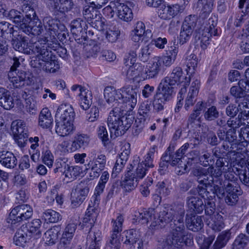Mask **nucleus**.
I'll list each match as a JSON object with an SVG mask.
<instances>
[{
	"label": "nucleus",
	"mask_w": 249,
	"mask_h": 249,
	"mask_svg": "<svg viewBox=\"0 0 249 249\" xmlns=\"http://www.w3.org/2000/svg\"><path fill=\"white\" fill-rule=\"evenodd\" d=\"M184 210H180L179 218H177V220L175 219L174 222L170 224L171 231L163 243V249L181 248L184 245L187 244L188 240L189 244H191L192 240L187 237V231L184 224Z\"/></svg>",
	"instance_id": "1"
},
{
	"label": "nucleus",
	"mask_w": 249,
	"mask_h": 249,
	"mask_svg": "<svg viewBox=\"0 0 249 249\" xmlns=\"http://www.w3.org/2000/svg\"><path fill=\"white\" fill-rule=\"evenodd\" d=\"M124 110L121 107H113L107 118V125L110 137L113 139L124 135L133 123V118L124 115Z\"/></svg>",
	"instance_id": "2"
},
{
	"label": "nucleus",
	"mask_w": 249,
	"mask_h": 249,
	"mask_svg": "<svg viewBox=\"0 0 249 249\" xmlns=\"http://www.w3.org/2000/svg\"><path fill=\"white\" fill-rule=\"evenodd\" d=\"M234 182L232 180L224 182L225 192L222 186V183H215L212 184V187L210 190L211 191V195L210 196V199H213L216 196L219 198L224 197L225 194V202L229 205L235 204L237 202L238 196L241 194L240 190H238V187L234 186Z\"/></svg>",
	"instance_id": "3"
},
{
	"label": "nucleus",
	"mask_w": 249,
	"mask_h": 249,
	"mask_svg": "<svg viewBox=\"0 0 249 249\" xmlns=\"http://www.w3.org/2000/svg\"><path fill=\"white\" fill-rule=\"evenodd\" d=\"M175 93L174 86L162 79L154 96V110L157 112L162 111L165 104L173 98Z\"/></svg>",
	"instance_id": "4"
},
{
	"label": "nucleus",
	"mask_w": 249,
	"mask_h": 249,
	"mask_svg": "<svg viewBox=\"0 0 249 249\" xmlns=\"http://www.w3.org/2000/svg\"><path fill=\"white\" fill-rule=\"evenodd\" d=\"M89 157L90 160L87 164H85V171L90 170L89 176L91 179L97 178L105 168L107 160V157L94 149L90 151Z\"/></svg>",
	"instance_id": "5"
},
{
	"label": "nucleus",
	"mask_w": 249,
	"mask_h": 249,
	"mask_svg": "<svg viewBox=\"0 0 249 249\" xmlns=\"http://www.w3.org/2000/svg\"><path fill=\"white\" fill-rule=\"evenodd\" d=\"M216 23L212 18H210L208 23L204 21L203 26L195 30V40L199 44L203 49H205L209 44V39L212 36L218 35L217 29L215 28Z\"/></svg>",
	"instance_id": "6"
},
{
	"label": "nucleus",
	"mask_w": 249,
	"mask_h": 249,
	"mask_svg": "<svg viewBox=\"0 0 249 249\" xmlns=\"http://www.w3.org/2000/svg\"><path fill=\"white\" fill-rule=\"evenodd\" d=\"M181 210H184L183 209H180L178 212V216H177L176 219H174L175 211L172 209L164 208L162 211L156 213L157 219L151 224L150 228L152 229L162 228L168 223H173L175 219L177 220V218H179V212Z\"/></svg>",
	"instance_id": "7"
},
{
	"label": "nucleus",
	"mask_w": 249,
	"mask_h": 249,
	"mask_svg": "<svg viewBox=\"0 0 249 249\" xmlns=\"http://www.w3.org/2000/svg\"><path fill=\"white\" fill-rule=\"evenodd\" d=\"M59 21L51 17H45L43 19V25L44 27V42H48V38L53 40L55 36L60 35V30H62L65 27L63 25L59 26Z\"/></svg>",
	"instance_id": "8"
},
{
	"label": "nucleus",
	"mask_w": 249,
	"mask_h": 249,
	"mask_svg": "<svg viewBox=\"0 0 249 249\" xmlns=\"http://www.w3.org/2000/svg\"><path fill=\"white\" fill-rule=\"evenodd\" d=\"M104 97L109 106L107 107L106 105L103 107L101 106V110H105L106 108H109V106L114 107H119V106L120 104H123V99L120 89L116 90L111 87H107L104 90Z\"/></svg>",
	"instance_id": "9"
},
{
	"label": "nucleus",
	"mask_w": 249,
	"mask_h": 249,
	"mask_svg": "<svg viewBox=\"0 0 249 249\" xmlns=\"http://www.w3.org/2000/svg\"><path fill=\"white\" fill-rule=\"evenodd\" d=\"M33 214V210L27 204H22L15 207L9 214V219L11 223L15 224L24 220L30 218Z\"/></svg>",
	"instance_id": "10"
},
{
	"label": "nucleus",
	"mask_w": 249,
	"mask_h": 249,
	"mask_svg": "<svg viewBox=\"0 0 249 249\" xmlns=\"http://www.w3.org/2000/svg\"><path fill=\"white\" fill-rule=\"evenodd\" d=\"M29 37L23 36L19 33L15 34V36L12 37V45L13 48L17 51L31 54L32 53L34 43L29 42Z\"/></svg>",
	"instance_id": "11"
},
{
	"label": "nucleus",
	"mask_w": 249,
	"mask_h": 249,
	"mask_svg": "<svg viewBox=\"0 0 249 249\" xmlns=\"http://www.w3.org/2000/svg\"><path fill=\"white\" fill-rule=\"evenodd\" d=\"M125 239L124 244L129 245L135 249H144L143 240L139 230L130 229L124 232Z\"/></svg>",
	"instance_id": "12"
},
{
	"label": "nucleus",
	"mask_w": 249,
	"mask_h": 249,
	"mask_svg": "<svg viewBox=\"0 0 249 249\" xmlns=\"http://www.w3.org/2000/svg\"><path fill=\"white\" fill-rule=\"evenodd\" d=\"M49 9L57 15L59 12L65 13L72 9L74 4L72 0H46Z\"/></svg>",
	"instance_id": "13"
},
{
	"label": "nucleus",
	"mask_w": 249,
	"mask_h": 249,
	"mask_svg": "<svg viewBox=\"0 0 249 249\" xmlns=\"http://www.w3.org/2000/svg\"><path fill=\"white\" fill-rule=\"evenodd\" d=\"M152 35L150 30H145V26L142 21H137L135 24L134 29L131 31V37L133 41L139 43L145 39L147 41L151 38Z\"/></svg>",
	"instance_id": "14"
},
{
	"label": "nucleus",
	"mask_w": 249,
	"mask_h": 249,
	"mask_svg": "<svg viewBox=\"0 0 249 249\" xmlns=\"http://www.w3.org/2000/svg\"><path fill=\"white\" fill-rule=\"evenodd\" d=\"M9 80L16 88H22L31 84V81L26 72L18 71V72L13 71L8 73Z\"/></svg>",
	"instance_id": "15"
},
{
	"label": "nucleus",
	"mask_w": 249,
	"mask_h": 249,
	"mask_svg": "<svg viewBox=\"0 0 249 249\" xmlns=\"http://www.w3.org/2000/svg\"><path fill=\"white\" fill-rule=\"evenodd\" d=\"M47 42H44L43 39H40L34 43V47H33L34 49H32L33 50L32 53H37L39 59H41L42 61L41 63H44L55 57L52 52L47 48Z\"/></svg>",
	"instance_id": "16"
},
{
	"label": "nucleus",
	"mask_w": 249,
	"mask_h": 249,
	"mask_svg": "<svg viewBox=\"0 0 249 249\" xmlns=\"http://www.w3.org/2000/svg\"><path fill=\"white\" fill-rule=\"evenodd\" d=\"M29 22H23L20 25V30L28 35L37 36L45 33L41 21L36 20L28 21Z\"/></svg>",
	"instance_id": "17"
},
{
	"label": "nucleus",
	"mask_w": 249,
	"mask_h": 249,
	"mask_svg": "<svg viewBox=\"0 0 249 249\" xmlns=\"http://www.w3.org/2000/svg\"><path fill=\"white\" fill-rule=\"evenodd\" d=\"M123 99V103H126L130 107L134 108L137 103V96L139 89L137 88L128 86L120 89Z\"/></svg>",
	"instance_id": "18"
},
{
	"label": "nucleus",
	"mask_w": 249,
	"mask_h": 249,
	"mask_svg": "<svg viewBox=\"0 0 249 249\" xmlns=\"http://www.w3.org/2000/svg\"><path fill=\"white\" fill-rule=\"evenodd\" d=\"M163 79L173 86L183 83L189 85L190 82V77L183 76V71L180 67L174 68L172 72Z\"/></svg>",
	"instance_id": "19"
},
{
	"label": "nucleus",
	"mask_w": 249,
	"mask_h": 249,
	"mask_svg": "<svg viewBox=\"0 0 249 249\" xmlns=\"http://www.w3.org/2000/svg\"><path fill=\"white\" fill-rule=\"evenodd\" d=\"M75 112L74 109L70 105L62 104L57 109L55 114V120H61L73 123Z\"/></svg>",
	"instance_id": "20"
},
{
	"label": "nucleus",
	"mask_w": 249,
	"mask_h": 249,
	"mask_svg": "<svg viewBox=\"0 0 249 249\" xmlns=\"http://www.w3.org/2000/svg\"><path fill=\"white\" fill-rule=\"evenodd\" d=\"M200 86V81L195 79L192 83L187 96L185 99L184 108L188 110L196 101Z\"/></svg>",
	"instance_id": "21"
},
{
	"label": "nucleus",
	"mask_w": 249,
	"mask_h": 249,
	"mask_svg": "<svg viewBox=\"0 0 249 249\" xmlns=\"http://www.w3.org/2000/svg\"><path fill=\"white\" fill-rule=\"evenodd\" d=\"M98 214V211L93 206L89 205L87 210L85 217L83 218L81 226L83 229L89 228V232L91 231L94 223L96 220V218Z\"/></svg>",
	"instance_id": "22"
},
{
	"label": "nucleus",
	"mask_w": 249,
	"mask_h": 249,
	"mask_svg": "<svg viewBox=\"0 0 249 249\" xmlns=\"http://www.w3.org/2000/svg\"><path fill=\"white\" fill-rule=\"evenodd\" d=\"M31 65L33 67L41 68L47 72L52 73L56 72L60 68L58 61L55 59V57L44 63L40 62L39 60H34L31 61Z\"/></svg>",
	"instance_id": "23"
},
{
	"label": "nucleus",
	"mask_w": 249,
	"mask_h": 249,
	"mask_svg": "<svg viewBox=\"0 0 249 249\" xmlns=\"http://www.w3.org/2000/svg\"><path fill=\"white\" fill-rule=\"evenodd\" d=\"M186 225L190 230L194 231L200 230L204 226L201 216L196 215L194 213H187Z\"/></svg>",
	"instance_id": "24"
},
{
	"label": "nucleus",
	"mask_w": 249,
	"mask_h": 249,
	"mask_svg": "<svg viewBox=\"0 0 249 249\" xmlns=\"http://www.w3.org/2000/svg\"><path fill=\"white\" fill-rule=\"evenodd\" d=\"M156 213L157 211L152 208L143 209L136 213L135 216L138 222L142 224H147L149 222L152 223L157 219Z\"/></svg>",
	"instance_id": "25"
},
{
	"label": "nucleus",
	"mask_w": 249,
	"mask_h": 249,
	"mask_svg": "<svg viewBox=\"0 0 249 249\" xmlns=\"http://www.w3.org/2000/svg\"><path fill=\"white\" fill-rule=\"evenodd\" d=\"M124 63L125 65L124 70L126 71L125 74L128 78L131 79L133 77L142 76L144 66L142 64L133 62L130 63L132 65H129L126 61Z\"/></svg>",
	"instance_id": "26"
},
{
	"label": "nucleus",
	"mask_w": 249,
	"mask_h": 249,
	"mask_svg": "<svg viewBox=\"0 0 249 249\" xmlns=\"http://www.w3.org/2000/svg\"><path fill=\"white\" fill-rule=\"evenodd\" d=\"M89 193V188L87 187H77L72 190L71 193V204L74 207L80 205L85 199Z\"/></svg>",
	"instance_id": "27"
},
{
	"label": "nucleus",
	"mask_w": 249,
	"mask_h": 249,
	"mask_svg": "<svg viewBox=\"0 0 249 249\" xmlns=\"http://www.w3.org/2000/svg\"><path fill=\"white\" fill-rule=\"evenodd\" d=\"M184 10L183 6L180 5L178 4H174L171 5H168L167 6L164 4V6L162 9L163 13H160V16L161 18H173L178 14L182 13Z\"/></svg>",
	"instance_id": "28"
},
{
	"label": "nucleus",
	"mask_w": 249,
	"mask_h": 249,
	"mask_svg": "<svg viewBox=\"0 0 249 249\" xmlns=\"http://www.w3.org/2000/svg\"><path fill=\"white\" fill-rule=\"evenodd\" d=\"M139 181L132 173L128 172L121 181V186L125 192H130L135 189Z\"/></svg>",
	"instance_id": "29"
},
{
	"label": "nucleus",
	"mask_w": 249,
	"mask_h": 249,
	"mask_svg": "<svg viewBox=\"0 0 249 249\" xmlns=\"http://www.w3.org/2000/svg\"><path fill=\"white\" fill-rule=\"evenodd\" d=\"M199 17L198 18L195 15H190L186 17L183 21L181 27L194 31L200 27L203 26L204 24V20H203L201 23H199Z\"/></svg>",
	"instance_id": "30"
},
{
	"label": "nucleus",
	"mask_w": 249,
	"mask_h": 249,
	"mask_svg": "<svg viewBox=\"0 0 249 249\" xmlns=\"http://www.w3.org/2000/svg\"><path fill=\"white\" fill-rule=\"evenodd\" d=\"M186 203L188 207L193 212L201 213L204 209V205L202 199L197 196H188L186 198Z\"/></svg>",
	"instance_id": "31"
},
{
	"label": "nucleus",
	"mask_w": 249,
	"mask_h": 249,
	"mask_svg": "<svg viewBox=\"0 0 249 249\" xmlns=\"http://www.w3.org/2000/svg\"><path fill=\"white\" fill-rule=\"evenodd\" d=\"M0 163L8 168H14L17 164V160L15 155L8 151H0Z\"/></svg>",
	"instance_id": "32"
},
{
	"label": "nucleus",
	"mask_w": 249,
	"mask_h": 249,
	"mask_svg": "<svg viewBox=\"0 0 249 249\" xmlns=\"http://www.w3.org/2000/svg\"><path fill=\"white\" fill-rule=\"evenodd\" d=\"M55 131L60 136L64 137L72 133L73 129V123L55 120Z\"/></svg>",
	"instance_id": "33"
},
{
	"label": "nucleus",
	"mask_w": 249,
	"mask_h": 249,
	"mask_svg": "<svg viewBox=\"0 0 249 249\" xmlns=\"http://www.w3.org/2000/svg\"><path fill=\"white\" fill-rule=\"evenodd\" d=\"M116 12L118 18L124 21L128 22L133 18L132 10L127 5L117 1Z\"/></svg>",
	"instance_id": "34"
},
{
	"label": "nucleus",
	"mask_w": 249,
	"mask_h": 249,
	"mask_svg": "<svg viewBox=\"0 0 249 249\" xmlns=\"http://www.w3.org/2000/svg\"><path fill=\"white\" fill-rule=\"evenodd\" d=\"M0 106L7 110L10 109L14 106L10 92L3 88H0Z\"/></svg>",
	"instance_id": "35"
},
{
	"label": "nucleus",
	"mask_w": 249,
	"mask_h": 249,
	"mask_svg": "<svg viewBox=\"0 0 249 249\" xmlns=\"http://www.w3.org/2000/svg\"><path fill=\"white\" fill-rule=\"evenodd\" d=\"M160 62L159 56H156L153 58L151 62L149 64L148 68L145 71V73L147 75L146 77L148 78H153L157 77L161 70Z\"/></svg>",
	"instance_id": "36"
},
{
	"label": "nucleus",
	"mask_w": 249,
	"mask_h": 249,
	"mask_svg": "<svg viewBox=\"0 0 249 249\" xmlns=\"http://www.w3.org/2000/svg\"><path fill=\"white\" fill-rule=\"evenodd\" d=\"M94 6H86L84 7L83 14L85 18L90 19H91V23L92 24V26H93L94 24H95V26H97V29L99 30H102V22L101 21L94 19V16L96 18L97 16V11L94 10Z\"/></svg>",
	"instance_id": "37"
},
{
	"label": "nucleus",
	"mask_w": 249,
	"mask_h": 249,
	"mask_svg": "<svg viewBox=\"0 0 249 249\" xmlns=\"http://www.w3.org/2000/svg\"><path fill=\"white\" fill-rule=\"evenodd\" d=\"M87 239L90 242L89 249H100L101 245L102 233L99 230L90 231Z\"/></svg>",
	"instance_id": "38"
},
{
	"label": "nucleus",
	"mask_w": 249,
	"mask_h": 249,
	"mask_svg": "<svg viewBox=\"0 0 249 249\" xmlns=\"http://www.w3.org/2000/svg\"><path fill=\"white\" fill-rule=\"evenodd\" d=\"M76 229L77 225L76 224L69 223L64 230L61 242L65 245L69 244L74 236Z\"/></svg>",
	"instance_id": "39"
},
{
	"label": "nucleus",
	"mask_w": 249,
	"mask_h": 249,
	"mask_svg": "<svg viewBox=\"0 0 249 249\" xmlns=\"http://www.w3.org/2000/svg\"><path fill=\"white\" fill-rule=\"evenodd\" d=\"M214 0H198V3L202 4V8L199 15V24L207 18L211 13Z\"/></svg>",
	"instance_id": "40"
},
{
	"label": "nucleus",
	"mask_w": 249,
	"mask_h": 249,
	"mask_svg": "<svg viewBox=\"0 0 249 249\" xmlns=\"http://www.w3.org/2000/svg\"><path fill=\"white\" fill-rule=\"evenodd\" d=\"M208 226L215 231H219L224 227L222 217L217 214L206 218Z\"/></svg>",
	"instance_id": "41"
},
{
	"label": "nucleus",
	"mask_w": 249,
	"mask_h": 249,
	"mask_svg": "<svg viewBox=\"0 0 249 249\" xmlns=\"http://www.w3.org/2000/svg\"><path fill=\"white\" fill-rule=\"evenodd\" d=\"M39 125L44 128H49L52 126L53 119L50 110L44 108L41 111L39 116Z\"/></svg>",
	"instance_id": "42"
},
{
	"label": "nucleus",
	"mask_w": 249,
	"mask_h": 249,
	"mask_svg": "<svg viewBox=\"0 0 249 249\" xmlns=\"http://www.w3.org/2000/svg\"><path fill=\"white\" fill-rule=\"evenodd\" d=\"M89 141V137L87 134H77L74 138L71 144V147L74 150L85 148L88 145Z\"/></svg>",
	"instance_id": "43"
},
{
	"label": "nucleus",
	"mask_w": 249,
	"mask_h": 249,
	"mask_svg": "<svg viewBox=\"0 0 249 249\" xmlns=\"http://www.w3.org/2000/svg\"><path fill=\"white\" fill-rule=\"evenodd\" d=\"M11 129L15 135H29L28 128L26 124L21 120L14 121L11 124Z\"/></svg>",
	"instance_id": "44"
},
{
	"label": "nucleus",
	"mask_w": 249,
	"mask_h": 249,
	"mask_svg": "<svg viewBox=\"0 0 249 249\" xmlns=\"http://www.w3.org/2000/svg\"><path fill=\"white\" fill-rule=\"evenodd\" d=\"M207 176L208 177L209 184V185H211L212 184L215 183H219L221 184V177L222 172L220 169H218L216 167L210 166L206 169Z\"/></svg>",
	"instance_id": "45"
},
{
	"label": "nucleus",
	"mask_w": 249,
	"mask_h": 249,
	"mask_svg": "<svg viewBox=\"0 0 249 249\" xmlns=\"http://www.w3.org/2000/svg\"><path fill=\"white\" fill-rule=\"evenodd\" d=\"M39 139L38 137H30L29 142L31 143L29 153L31 155L32 160L34 162L38 160L40 157V151L38 149Z\"/></svg>",
	"instance_id": "46"
},
{
	"label": "nucleus",
	"mask_w": 249,
	"mask_h": 249,
	"mask_svg": "<svg viewBox=\"0 0 249 249\" xmlns=\"http://www.w3.org/2000/svg\"><path fill=\"white\" fill-rule=\"evenodd\" d=\"M17 33V31H15L13 26L8 22L2 21L0 22V38L1 40H5L11 37L15 36V34Z\"/></svg>",
	"instance_id": "47"
},
{
	"label": "nucleus",
	"mask_w": 249,
	"mask_h": 249,
	"mask_svg": "<svg viewBox=\"0 0 249 249\" xmlns=\"http://www.w3.org/2000/svg\"><path fill=\"white\" fill-rule=\"evenodd\" d=\"M25 228L21 227L16 232L14 237V241L16 245L22 246L30 239L31 235L28 234Z\"/></svg>",
	"instance_id": "48"
},
{
	"label": "nucleus",
	"mask_w": 249,
	"mask_h": 249,
	"mask_svg": "<svg viewBox=\"0 0 249 249\" xmlns=\"http://www.w3.org/2000/svg\"><path fill=\"white\" fill-rule=\"evenodd\" d=\"M69 165L67 159L60 158L57 159L54 163L53 173L57 177H61L64 175V173H65L66 170L69 169Z\"/></svg>",
	"instance_id": "49"
},
{
	"label": "nucleus",
	"mask_w": 249,
	"mask_h": 249,
	"mask_svg": "<svg viewBox=\"0 0 249 249\" xmlns=\"http://www.w3.org/2000/svg\"><path fill=\"white\" fill-rule=\"evenodd\" d=\"M193 175L197 178V181L200 184L209 185L208 177L207 176L206 169L202 167H196L192 172Z\"/></svg>",
	"instance_id": "50"
},
{
	"label": "nucleus",
	"mask_w": 249,
	"mask_h": 249,
	"mask_svg": "<svg viewBox=\"0 0 249 249\" xmlns=\"http://www.w3.org/2000/svg\"><path fill=\"white\" fill-rule=\"evenodd\" d=\"M41 224V221L40 219H35L26 225H22L21 227L27 229L26 231L29 232V234H34L36 236L35 238H38L41 234L40 230Z\"/></svg>",
	"instance_id": "51"
},
{
	"label": "nucleus",
	"mask_w": 249,
	"mask_h": 249,
	"mask_svg": "<svg viewBox=\"0 0 249 249\" xmlns=\"http://www.w3.org/2000/svg\"><path fill=\"white\" fill-rule=\"evenodd\" d=\"M80 96V105L84 110L89 108L92 102V95L91 92L88 89L84 90L81 93L78 94Z\"/></svg>",
	"instance_id": "52"
},
{
	"label": "nucleus",
	"mask_w": 249,
	"mask_h": 249,
	"mask_svg": "<svg viewBox=\"0 0 249 249\" xmlns=\"http://www.w3.org/2000/svg\"><path fill=\"white\" fill-rule=\"evenodd\" d=\"M231 233L229 230L222 231L217 237L213 246V249H221L227 244L231 238Z\"/></svg>",
	"instance_id": "53"
},
{
	"label": "nucleus",
	"mask_w": 249,
	"mask_h": 249,
	"mask_svg": "<svg viewBox=\"0 0 249 249\" xmlns=\"http://www.w3.org/2000/svg\"><path fill=\"white\" fill-rule=\"evenodd\" d=\"M140 162V158L138 157H136L133 160V164L134 165L138 163V167L136 170L133 175L135 176V178L139 181L142 179L146 175L147 172L149 168L143 165V163H141Z\"/></svg>",
	"instance_id": "54"
},
{
	"label": "nucleus",
	"mask_w": 249,
	"mask_h": 249,
	"mask_svg": "<svg viewBox=\"0 0 249 249\" xmlns=\"http://www.w3.org/2000/svg\"><path fill=\"white\" fill-rule=\"evenodd\" d=\"M249 242V236L245 234L240 233L233 243L232 249H245Z\"/></svg>",
	"instance_id": "55"
},
{
	"label": "nucleus",
	"mask_w": 249,
	"mask_h": 249,
	"mask_svg": "<svg viewBox=\"0 0 249 249\" xmlns=\"http://www.w3.org/2000/svg\"><path fill=\"white\" fill-rule=\"evenodd\" d=\"M42 217L47 223H56L61 219V215L52 209L47 210L43 212Z\"/></svg>",
	"instance_id": "56"
},
{
	"label": "nucleus",
	"mask_w": 249,
	"mask_h": 249,
	"mask_svg": "<svg viewBox=\"0 0 249 249\" xmlns=\"http://www.w3.org/2000/svg\"><path fill=\"white\" fill-rule=\"evenodd\" d=\"M58 230L55 228L48 230L44 234L45 243L49 246L54 244L58 240Z\"/></svg>",
	"instance_id": "57"
},
{
	"label": "nucleus",
	"mask_w": 249,
	"mask_h": 249,
	"mask_svg": "<svg viewBox=\"0 0 249 249\" xmlns=\"http://www.w3.org/2000/svg\"><path fill=\"white\" fill-rule=\"evenodd\" d=\"M156 148V146L151 147L147 153L144 156V160L140 163H143V165L148 168L154 167L153 159Z\"/></svg>",
	"instance_id": "58"
},
{
	"label": "nucleus",
	"mask_w": 249,
	"mask_h": 249,
	"mask_svg": "<svg viewBox=\"0 0 249 249\" xmlns=\"http://www.w3.org/2000/svg\"><path fill=\"white\" fill-rule=\"evenodd\" d=\"M85 25L86 22L80 18L73 20L71 23V32L77 36L82 32Z\"/></svg>",
	"instance_id": "59"
},
{
	"label": "nucleus",
	"mask_w": 249,
	"mask_h": 249,
	"mask_svg": "<svg viewBox=\"0 0 249 249\" xmlns=\"http://www.w3.org/2000/svg\"><path fill=\"white\" fill-rule=\"evenodd\" d=\"M23 13L25 14V17H23L22 22H29L28 21L36 20V13L33 9V5L22 6Z\"/></svg>",
	"instance_id": "60"
},
{
	"label": "nucleus",
	"mask_w": 249,
	"mask_h": 249,
	"mask_svg": "<svg viewBox=\"0 0 249 249\" xmlns=\"http://www.w3.org/2000/svg\"><path fill=\"white\" fill-rule=\"evenodd\" d=\"M172 166H177L175 168V172L178 175H181L187 171V165L185 161L182 160V158H177V159L172 161Z\"/></svg>",
	"instance_id": "61"
},
{
	"label": "nucleus",
	"mask_w": 249,
	"mask_h": 249,
	"mask_svg": "<svg viewBox=\"0 0 249 249\" xmlns=\"http://www.w3.org/2000/svg\"><path fill=\"white\" fill-rule=\"evenodd\" d=\"M198 63V59L196 54L191 53L186 57L185 64L187 67V72L192 71L191 72H194L195 71L196 68L197 67Z\"/></svg>",
	"instance_id": "62"
},
{
	"label": "nucleus",
	"mask_w": 249,
	"mask_h": 249,
	"mask_svg": "<svg viewBox=\"0 0 249 249\" xmlns=\"http://www.w3.org/2000/svg\"><path fill=\"white\" fill-rule=\"evenodd\" d=\"M123 222L124 217L121 214H119L115 220H112V234L120 235V233L122 231Z\"/></svg>",
	"instance_id": "63"
},
{
	"label": "nucleus",
	"mask_w": 249,
	"mask_h": 249,
	"mask_svg": "<svg viewBox=\"0 0 249 249\" xmlns=\"http://www.w3.org/2000/svg\"><path fill=\"white\" fill-rule=\"evenodd\" d=\"M8 17L17 25L20 30V25L23 20V15L21 13L17 10L12 9L9 12Z\"/></svg>",
	"instance_id": "64"
}]
</instances>
